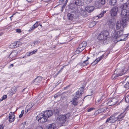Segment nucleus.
I'll return each instance as SVG.
<instances>
[{
    "instance_id": "26",
    "label": "nucleus",
    "mask_w": 129,
    "mask_h": 129,
    "mask_svg": "<svg viewBox=\"0 0 129 129\" xmlns=\"http://www.w3.org/2000/svg\"><path fill=\"white\" fill-rule=\"evenodd\" d=\"M75 4L77 6H80L82 5V2L80 0H75Z\"/></svg>"
},
{
    "instance_id": "47",
    "label": "nucleus",
    "mask_w": 129,
    "mask_h": 129,
    "mask_svg": "<svg viewBox=\"0 0 129 129\" xmlns=\"http://www.w3.org/2000/svg\"><path fill=\"white\" fill-rule=\"evenodd\" d=\"M100 1V3L102 4L103 5H104L105 3V0H98Z\"/></svg>"
},
{
    "instance_id": "28",
    "label": "nucleus",
    "mask_w": 129,
    "mask_h": 129,
    "mask_svg": "<svg viewBox=\"0 0 129 129\" xmlns=\"http://www.w3.org/2000/svg\"><path fill=\"white\" fill-rule=\"evenodd\" d=\"M98 38L100 40H102L105 39V37L103 36V35H102L101 32L98 36Z\"/></svg>"
},
{
    "instance_id": "44",
    "label": "nucleus",
    "mask_w": 129,
    "mask_h": 129,
    "mask_svg": "<svg viewBox=\"0 0 129 129\" xmlns=\"http://www.w3.org/2000/svg\"><path fill=\"white\" fill-rule=\"evenodd\" d=\"M108 23L110 27H111L113 26L114 23L113 22L110 21H109Z\"/></svg>"
},
{
    "instance_id": "25",
    "label": "nucleus",
    "mask_w": 129,
    "mask_h": 129,
    "mask_svg": "<svg viewBox=\"0 0 129 129\" xmlns=\"http://www.w3.org/2000/svg\"><path fill=\"white\" fill-rule=\"evenodd\" d=\"M80 13L83 17H86L87 16L86 12L84 10H81Z\"/></svg>"
},
{
    "instance_id": "48",
    "label": "nucleus",
    "mask_w": 129,
    "mask_h": 129,
    "mask_svg": "<svg viewBox=\"0 0 129 129\" xmlns=\"http://www.w3.org/2000/svg\"><path fill=\"white\" fill-rule=\"evenodd\" d=\"M24 110H23L21 111V113L19 115V118H21L22 117V116L24 113Z\"/></svg>"
},
{
    "instance_id": "24",
    "label": "nucleus",
    "mask_w": 129,
    "mask_h": 129,
    "mask_svg": "<svg viewBox=\"0 0 129 129\" xmlns=\"http://www.w3.org/2000/svg\"><path fill=\"white\" fill-rule=\"evenodd\" d=\"M39 22L38 21L36 22V23L33 25H32L31 28H30V30H33L34 29L37 28L38 26L40 25V24L39 23Z\"/></svg>"
},
{
    "instance_id": "34",
    "label": "nucleus",
    "mask_w": 129,
    "mask_h": 129,
    "mask_svg": "<svg viewBox=\"0 0 129 129\" xmlns=\"http://www.w3.org/2000/svg\"><path fill=\"white\" fill-rule=\"evenodd\" d=\"M106 11H103L98 16V17L99 18L102 17L103 16L104 14L106 13Z\"/></svg>"
},
{
    "instance_id": "8",
    "label": "nucleus",
    "mask_w": 129,
    "mask_h": 129,
    "mask_svg": "<svg viewBox=\"0 0 129 129\" xmlns=\"http://www.w3.org/2000/svg\"><path fill=\"white\" fill-rule=\"evenodd\" d=\"M75 15V14L74 15L73 13H72V14L68 13L67 15V18L69 20L71 21L72 20L73 21H74V20H77L78 18V17H76Z\"/></svg>"
},
{
    "instance_id": "31",
    "label": "nucleus",
    "mask_w": 129,
    "mask_h": 129,
    "mask_svg": "<svg viewBox=\"0 0 129 129\" xmlns=\"http://www.w3.org/2000/svg\"><path fill=\"white\" fill-rule=\"evenodd\" d=\"M104 55H103L101 56L100 57H99L97 58L95 60V62H96V63H95V64H96L98 63L100 60H101L102 58V57H104Z\"/></svg>"
},
{
    "instance_id": "3",
    "label": "nucleus",
    "mask_w": 129,
    "mask_h": 129,
    "mask_svg": "<svg viewBox=\"0 0 129 129\" xmlns=\"http://www.w3.org/2000/svg\"><path fill=\"white\" fill-rule=\"evenodd\" d=\"M70 114H67L64 115H60L58 116L57 119L59 121L61 124H63L67 121L68 118L70 117Z\"/></svg>"
},
{
    "instance_id": "33",
    "label": "nucleus",
    "mask_w": 129,
    "mask_h": 129,
    "mask_svg": "<svg viewBox=\"0 0 129 129\" xmlns=\"http://www.w3.org/2000/svg\"><path fill=\"white\" fill-rule=\"evenodd\" d=\"M26 124V122H24L21 123L19 126V127L21 129H23L25 127Z\"/></svg>"
},
{
    "instance_id": "14",
    "label": "nucleus",
    "mask_w": 129,
    "mask_h": 129,
    "mask_svg": "<svg viewBox=\"0 0 129 129\" xmlns=\"http://www.w3.org/2000/svg\"><path fill=\"white\" fill-rule=\"evenodd\" d=\"M44 114L47 117H49L53 115V112L51 110H48L45 111Z\"/></svg>"
},
{
    "instance_id": "11",
    "label": "nucleus",
    "mask_w": 129,
    "mask_h": 129,
    "mask_svg": "<svg viewBox=\"0 0 129 129\" xmlns=\"http://www.w3.org/2000/svg\"><path fill=\"white\" fill-rule=\"evenodd\" d=\"M118 101L117 98H112L108 102V104L109 106H112L115 105Z\"/></svg>"
},
{
    "instance_id": "60",
    "label": "nucleus",
    "mask_w": 129,
    "mask_h": 129,
    "mask_svg": "<svg viewBox=\"0 0 129 129\" xmlns=\"http://www.w3.org/2000/svg\"><path fill=\"white\" fill-rule=\"evenodd\" d=\"M30 55H31V53H30V52H29V53H28V54L27 55L28 56H29Z\"/></svg>"
},
{
    "instance_id": "21",
    "label": "nucleus",
    "mask_w": 129,
    "mask_h": 129,
    "mask_svg": "<svg viewBox=\"0 0 129 129\" xmlns=\"http://www.w3.org/2000/svg\"><path fill=\"white\" fill-rule=\"evenodd\" d=\"M117 3V0H110L109 2V4L112 6L116 5Z\"/></svg>"
},
{
    "instance_id": "12",
    "label": "nucleus",
    "mask_w": 129,
    "mask_h": 129,
    "mask_svg": "<svg viewBox=\"0 0 129 129\" xmlns=\"http://www.w3.org/2000/svg\"><path fill=\"white\" fill-rule=\"evenodd\" d=\"M42 80V78L41 76H39L37 77L34 80L32 81V83H35L36 85H38L41 82Z\"/></svg>"
},
{
    "instance_id": "6",
    "label": "nucleus",
    "mask_w": 129,
    "mask_h": 129,
    "mask_svg": "<svg viewBox=\"0 0 129 129\" xmlns=\"http://www.w3.org/2000/svg\"><path fill=\"white\" fill-rule=\"evenodd\" d=\"M117 114L115 113L112 115L109 118L107 119L105 123H113L115 122L118 120V119L116 117V115Z\"/></svg>"
},
{
    "instance_id": "10",
    "label": "nucleus",
    "mask_w": 129,
    "mask_h": 129,
    "mask_svg": "<svg viewBox=\"0 0 129 129\" xmlns=\"http://www.w3.org/2000/svg\"><path fill=\"white\" fill-rule=\"evenodd\" d=\"M117 12L118 7L115 6L111 9L110 12L112 16H114L117 15Z\"/></svg>"
},
{
    "instance_id": "41",
    "label": "nucleus",
    "mask_w": 129,
    "mask_h": 129,
    "mask_svg": "<svg viewBox=\"0 0 129 129\" xmlns=\"http://www.w3.org/2000/svg\"><path fill=\"white\" fill-rule=\"evenodd\" d=\"M102 100L101 99L97 100L96 99L95 104L98 105L100 104Z\"/></svg>"
},
{
    "instance_id": "30",
    "label": "nucleus",
    "mask_w": 129,
    "mask_h": 129,
    "mask_svg": "<svg viewBox=\"0 0 129 129\" xmlns=\"http://www.w3.org/2000/svg\"><path fill=\"white\" fill-rule=\"evenodd\" d=\"M69 8L71 10H73L75 8V5L74 3H72L70 4L69 6Z\"/></svg>"
},
{
    "instance_id": "46",
    "label": "nucleus",
    "mask_w": 129,
    "mask_h": 129,
    "mask_svg": "<svg viewBox=\"0 0 129 129\" xmlns=\"http://www.w3.org/2000/svg\"><path fill=\"white\" fill-rule=\"evenodd\" d=\"M7 96L6 95H4L2 97V99H0V101H3L4 100H5L7 98Z\"/></svg>"
},
{
    "instance_id": "62",
    "label": "nucleus",
    "mask_w": 129,
    "mask_h": 129,
    "mask_svg": "<svg viewBox=\"0 0 129 129\" xmlns=\"http://www.w3.org/2000/svg\"><path fill=\"white\" fill-rule=\"evenodd\" d=\"M66 5V4H64L63 5V6L62 7H65Z\"/></svg>"
},
{
    "instance_id": "17",
    "label": "nucleus",
    "mask_w": 129,
    "mask_h": 129,
    "mask_svg": "<svg viewBox=\"0 0 129 129\" xmlns=\"http://www.w3.org/2000/svg\"><path fill=\"white\" fill-rule=\"evenodd\" d=\"M126 113V112H124L123 113H121L120 115H118L117 116H116V117L118 119L117 120L119 121L120 120H122Z\"/></svg>"
},
{
    "instance_id": "45",
    "label": "nucleus",
    "mask_w": 129,
    "mask_h": 129,
    "mask_svg": "<svg viewBox=\"0 0 129 129\" xmlns=\"http://www.w3.org/2000/svg\"><path fill=\"white\" fill-rule=\"evenodd\" d=\"M93 0H84L85 2L87 4H89L91 3Z\"/></svg>"
},
{
    "instance_id": "57",
    "label": "nucleus",
    "mask_w": 129,
    "mask_h": 129,
    "mask_svg": "<svg viewBox=\"0 0 129 129\" xmlns=\"http://www.w3.org/2000/svg\"><path fill=\"white\" fill-rule=\"evenodd\" d=\"M63 68H61V70H60L57 73V74H59V72L61 71H62V70H63Z\"/></svg>"
},
{
    "instance_id": "37",
    "label": "nucleus",
    "mask_w": 129,
    "mask_h": 129,
    "mask_svg": "<svg viewBox=\"0 0 129 129\" xmlns=\"http://www.w3.org/2000/svg\"><path fill=\"white\" fill-rule=\"evenodd\" d=\"M79 92V91H77L76 92L75 96V97L78 98L81 96V94H80Z\"/></svg>"
},
{
    "instance_id": "9",
    "label": "nucleus",
    "mask_w": 129,
    "mask_h": 129,
    "mask_svg": "<svg viewBox=\"0 0 129 129\" xmlns=\"http://www.w3.org/2000/svg\"><path fill=\"white\" fill-rule=\"evenodd\" d=\"M15 119V116L14 113L10 112L9 115V117L7 118V120L9 121L10 123L13 122Z\"/></svg>"
},
{
    "instance_id": "13",
    "label": "nucleus",
    "mask_w": 129,
    "mask_h": 129,
    "mask_svg": "<svg viewBox=\"0 0 129 129\" xmlns=\"http://www.w3.org/2000/svg\"><path fill=\"white\" fill-rule=\"evenodd\" d=\"M103 5L98 0H96L94 2V6L96 8H102Z\"/></svg>"
},
{
    "instance_id": "52",
    "label": "nucleus",
    "mask_w": 129,
    "mask_h": 129,
    "mask_svg": "<svg viewBox=\"0 0 129 129\" xmlns=\"http://www.w3.org/2000/svg\"><path fill=\"white\" fill-rule=\"evenodd\" d=\"M93 109V108H89V109H88L87 110V112H89L91 111Z\"/></svg>"
},
{
    "instance_id": "55",
    "label": "nucleus",
    "mask_w": 129,
    "mask_h": 129,
    "mask_svg": "<svg viewBox=\"0 0 129 129\" xmlns=\"http://www.w3.org/2000/svg\"><path fill=\"white\" fill-rule=\"evenodd\" d=\"M36 129H43V128L42 126H40L36 128Z\"/></svg>"
},
{
    "instance_id": "22",
    "label": "nucleus",
    "mask_w": 129,
    "mask_h": 129,
    "mask_svg": "<svg viewBox=\"0 0 129 129\" xmlns=\"http://www.w3.org/2000/svg\"><path fill=\"white\" fill-rule=\"evenodd\" d=\"M78 98L74 97L72 101H71L72 103L75 106L78 103Z\"/></svg>"
},
{
    "instance_id": "43",
    "label": "nucleus",
    "mask_w": 129,
    "mask_h": 129,
    "mask_svg": "<svg viewBox=\"0 0 129 129\" xmlns=\"http://www.w3.org/2000/svg\"><path fill=\"white\" fill-rule=\"evenodd\" d=\"M125 100L126 102L129 103V95H127L125 98Z\"/></svg>"
},
{
    "instance_id": "18",
    "label": "nucleus",
    "mask_w": 129,
    "mask_h": 129,
    "mask_svg": "<svg viewBox=\"0 0 129 129\" xmlns=\"http://www.w3.org/2000/svg\"><path fill=\"white\" fill-rule=\"evenodd\" d=\"M116 38H119L120 37H123V32L122 30H120L117 31L115 35Z\"/></svg>"
},
{
    "instance_id": "15",
    "label": "nucleus",
    "mask_w": 129,
    "mask_h": 129,
    "mask_svg": "<svg viewBox=\"0 0 129 129\" xmlns=\"http://www.w3.org/2000/svg\"><path fill=\"white\" fill-rule=\"evenodd\" d=\"M17 90V88L16 87H13L11 88L10 91L8 94H9L10 95H12L16 93Z\"/></svg>"
},
{
    "instance_id": "56",
    "label": "nucleus",
    "mask_w": 129,
    "mask_h": 129,
    "mask_svg": "<svg viewBox=\"0 0 129 129\" xmlns=\"http://www.w3.org/2000/svg\"><path fill=\"white\" fill-rule=\"evenodd\" d=\"M96 63V62H95V60L91 63V65H92V66H94L95 65V63Z\"/></svg>"
},
{
    "instance_id": "35",
    "label": "nucleus",
    "mask_w": 129,
    "mask_h": 129,
    "mask_svg": "<svg viewBox=\"0 0 129 129\" xmlns=\"http://www.w3.org/2000/svg\"><path fill=\"white\" fill-rule=\"evenodd\" d=\"M16 42L12 43L10 46V47L11 48H16Z\"/></svg>"
},
{
    "instance_id": "50",
    "label": "nucleus",
    "mask_w": 129,
    "mask_h": 129,
    "mask_svg": "<svg viewBox=\"0 0 129 129\" xmlns=\"http://www.w3.org/2000/svg\"><path fill=\"white\" fill-rule=\"evenodd\" d=\"M64 93H63V94ZM66 96L65 95H64L63 94H62L61 96V98L62 99H64V98H65V97Z\"/></svg>"
},
{
    "instance_id": "39",
    "label": "nucleus",
    "mask_w": 129,
    "mask_h": 129,
    "mask_svg": "<svg viewBox=\"0 0 129 129\" xmlns=\"http://www.w3.org/2000/svg\"><path fill=\"white\" fill-rule=\"evenodd\" d=\"M83 88L82 87L80 88L79 90L78 91H79V93H80V94H82L83 93Z\"/></svg>"
},
{
    "instance_id": "42",
    "label": "nucleus",
    "mask_w": 129,
    "mask_h": 129,
    "mask_svg": "<svg viewBox=\"0 0 129 129\" xmlns=\"http://www.w3.org/2000/svg\"><path fill=\"white\" fill-rule=\"evenodd\" d=\"M21 45V43L19 41L16 42V48L20 46Z\"/></svg>"
},
{
    "instance_id": "23",
    "label": "nucleus",
    "mask_w": 129,
    "mask_h": 129,
    "mask_svg": "<svg viewBox=\"0 0 129 129\" xmlns=\"http://www.w3.org/2000/svg\"><path fill=\"white\" fill-rule=\"evenodd\" d=\"M102 34L103 35L105 39L109 35L108 32L107 30H103L101 32Z\"/></svg>"
},
{
    "instance_id": "19",
    "label": "nucleus",
    "mask_w": 129,
    "mask_h": 129,
    "mask_svg": "<svg viewBox=\"0 0 129 129\" xmlns=\"http://www.w3.org/2000/svg\"><path fill=\"white\" fill-rule=\"evenodd\" d=\"M17 51L14 50L9 55V57L10 58H13L15 57L17 55Z\"/></svg>"
},
{
    "instance_id": "2",
    "label": "nucleus",
    "mask_w": 129,
    "mask_h": 129,
    "mask_svg": "<svg viewBox=\"0 0 129 129\" xmlns=\"http://www.w3.org/2000/svg\"><path fill=\"white\" fill-rule=\"evenodd\" d=\"M128 4L125 3L121 6V8L122 9L121 13V16L129 18V11L126 9L129 5V4Z\"/></svg>"
},
{
    "instance_id": "63",
    "label": "nucleus",
    "mask_w": 129,
    "mask_h": 129,
    "mask_svg": "<svg viewBox=\"0 0 129 129\" xmlns=\"http://www.w3.org/2000/svg\"><path fill=\"white\" fill-rule=\"evenodd\" d=\"M124 39H125V38L123 39H120V41H123L124 40Z\"/></svg>"
},
{
    "instance_id": "53",
    "label": "nucleus",
    "mask_w": 129,
    "mask_h": 129,
    "mask_svg": "<svg viewBox=\"0 0 129 129\" xmlns=\"http://www.w3.org/2000/svg\"><path fill=\"white\" fill-rule=\"evenodd\" d=\"M16 31L17 32L19 33L21 32V30L20 29H16Z\"/></svg>"
},
{
    "instance_id": "27",
    "label": "nucleus",
    "mask_w": 129,
    "mask_h": 129,
    "mask_svg": "<svg viewBox=\"0 0 129 129\" xmlns=\"http://www.w3.org/2000/svg\"><path fill=\"white\" fill-rule=\"evenodd\" d=\"M89 62L88 61V59H87L86 60L84 61L82 63H80V65L82 66H85L87 65Z\"/></svg>"
},
{
    "instance_id": "36",
    "label": "nucleus",
    "mask_w": 129,
    "mask_h": 129,
    "mask_svg": "<svg viewBox=\"0 0 129 129\" xmlns=\"http://www.w3.org/2000/svg\"><path fill=\"white\" fill-rule=\"evenodd\" d=\"M124 87L126 89H129V81L127 82L125 84Z\"/></svg>"
},
{
    "instance_id": "1",
    "label": "nucleus",
    "mask_w": 129,
    "mask_h": 129,
    "mask_svg": "<svg viewBox=\"0 0 129 129\" xmlns=\"http://www.w3.org/2000/svg\"><path fill=\"white\" fill-rule=\"evenodd\" d=\"M122 19L121 21H118L116 23V27L117 29H119L121 28L125 27L127 24V21L129 18L121 16Z\"/></svg>"
},
{
    "instance_id": "16",
    "label": "nucleus",
    "mask_w": 129,
    "mask_h": 129,
    "mask_svg": "<svg viewBox=\"0 0 129 129\" xmlns=\"http://www.w3.org/2000/svg\"><path fill=\"white\" fill-rule=\"evenodd\" d=\"M94 7L93 6H88L85 8V10L88 13L92 12L94 10Z\"/></svg>"
},
{
    "instance_id": "64",
    "label": "nucleus",
    "mask_w": 129,
    "mask_h": 129,
    "mask_svg": "<svg viewBox=\"0 0 129 129\" xmlns=\"http://www.w3.org/2000/svg\"><path fill=\"white\" fill-rule=\"evenodd\" d=\"M10 66H12V67H13V66H14V65H13V64H10Z\"/></svg>"
},
{
    "instance_id": "38",
    "label": "nucleus",
    "mask_w": 129,
    "mask_h": 129,
    "mask_svg": "<svg viewBox=\"0 0 129 129\" xmlns=\"http://www.w3.org/2000/svg\"><path fill=\"white\" fill-rule=\"evenodd\" d=\"M83 88L82 87L80 88L79 90L78 91H79V93H80V94H82L83 93Z\"/></svg>"
},
{
    "instance_id": "54",
    "label": "nucleus",
    "mask_w": 129,
    "mask_h": 129,
    "mask_svg": "<svg viewBox=\"0 0 129 129\" xmlns=\"http://www.w3.org/2000/svg\"><path fill=\"white\" fill-rule=\"evenodd\" d=\"M4 126L3 124L0 125V129H3Z\"/></svg>"
},
{
    "instance_id": "58",
    "label": "nucleus",
    "mask_w": 129,
    "mask_h": 129,
    "mask_svg": "<svg viewBox=\"0 0 129 129\" xmlns=\"http://www.w3.org/2000/svg\"><path fill=\"white\" fill-rule=\"evenodd\" d=\"M58 97V95H57L56 94H55L54 96V98H57Z\"/></svg>"
},
{
    "instance_id": "51",
    "label": "nucleus",
    "mask_w": 129,
    "mask_h": 129,
    "mask_svg": "<svg viewBox=\"0 0 129 129\" xmlns=\"http://www.w3.org/2000/svg\"><path fill=\"white\" fill-rule=\"evenodd\" d=\"M39 43V41H35L34 42V45H36L37 44H38Z\"/></svg>"
},
{
    "instance_id": "7",
    "label": "nucleus",
    "mask_w": 129,
    "mask_h": 129,
    "mask_svg": "<svg viewBox=\"0 0 129 129\" xmlns=\"http://www.w3.org/2000/svg\"><path fill=\"white\" fill-rule=\"evenodd\" d=\"M87 43L86 42L83 41L80 44L78 48V50H76V52L78 53L82 51L85 48L86 46Z\"/></svg>"
},
{
    "instance_id": "59",
    "label": "nucleus",
    "mask_w": 129,
    "mask_h": 129,
    "mask_svg": "<svg viewBox=\"0 0 129 129\" xmlns=\"http://www.w3.org/2000/svg\"><path fill=\"white\" fill-rule=\"evenodd\" d=\"M28 2H30L33 1V0H26Z\"/></svg>"
},
{
    "instance_id": "61",
    "label": "nucleus",
    "mask_w": 129,
    "mask_h": 129,
    "mask_svg": "<svg viewBox=\"0 0 129 129\" xmlns=\"http://www.w3.org/2000/svg\"><path fill=\"white\" fill-rule=\"evenodd\" d=\"M103 103H102V104L100 105L99 106V107L100 108L101 106H102L103 105Z\"/></svg>"
},
{
    "instance_id": "4",
    "label": "nucleus",
    "mask_w": 129,
    "mask_h": 129,
    "mask_svg": "<svg viewBox=\"0 0 129 129\" xmlns=\"http://www.w3.org/2000/svg\"><path fill=\"white\" fill-rule=\"evenodd\" d=\"M36 119L39 122L43 123L47 121V118L44 114L40 113L36 117Z\"/></svg>"
},
{
    "instance_id": "49",
    "label": "nucleus",
    "mask_w": 129,
    "mask_h": 129,
    "mask_svg": "<svg viewBox=\"0 0 129 129\" xmlns=\"http://www.w3.org/2000/svg\"><path fill=\"white\" fill-rule=\"evenodd\" d=\"M37 51V50H34L33 51L31 52H30V53L31 54V55H32L33 54H35V53Z\"/></svg>"
},
{
    "instance_id": "40",
    "label": "nucleus",
    "mask_w": 129,
    "mask_h": 129,
    "mask_svg": "<svg viewBox=\"0 0 129 129\" xmlns=\"http://www.w3.org/2000/svg\"><path fill=\"white\" fill-rule=\"evenodd\" d=\"M54 112L55 115L56 116H58L59 114V111L57 109H55L54 110Z\"/></svg>"
},
{
    "instance_id": "20",
    "label": "nucleus",
    "mask_w": 129,
    "mask_h": 129,
    "mask_svg": "<svg viewBox=\"0 0 129 129\" xmlns=\"http://www.w3.org/2000/svg\"><path fill=\"white\" fill-rule=\"evenodd\" d=\"M48 129H56V125L55 124L52 123L50 124L47 126Z\"/></svg>"
},
{
    "instance_id": "5",
    "label": "nucleus",
    "mask_w": 129,
    "mask_h": 129,
    "mask_svg": "<svg viewBox=\"0 0 129 129\" xmlns=\"http://www.w3.org/2000/svg\"><path fill=\"white\" fill-rule=\"evenodd\" d=\"M125 71H124V70L122 71L120 70H116L114 71V73L113 74L111 77V78L113 79H116L118 77L121 76L125 74Z\"/></svg>"
},
{
    "instance_id": "32",
    "label": "nucleus",
    "mask_w": 129,
    "mask_h": 129,
    "mask_svg": "<svg viewBox=\"0 0 129 129\" xmlns=\"http://www.w3.org/2000/svg\"><path fill=\"white\" fill-rule=\"evenodd\" d=\"M96 24V22L94 21H93L89 23V26L90 27H92L94 26Z\"/></svg>"
},
{
    "instance_id": "29",
    "label": "nucleus",
    "mask_w": 129,
    "mask_h": 129,
    "mask_svg": "<svg viewBox=\"0 0 129 129\" xmlns=\"http://www.w3.org/2000/svg\"><path fill=\"white\" fill-rule=\"evenodd\" d=\"M106 109V108H100L97 110L96 111V112L97 114L100 113L104 112Z\"/></svg>"
}]
</instances>
